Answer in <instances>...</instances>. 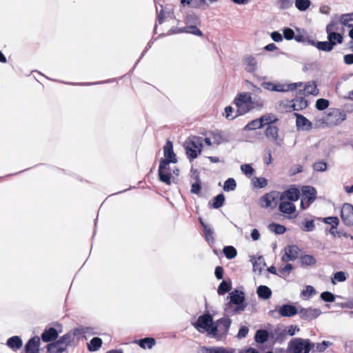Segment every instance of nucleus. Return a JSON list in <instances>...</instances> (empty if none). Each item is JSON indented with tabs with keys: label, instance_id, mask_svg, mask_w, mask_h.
I'll return each instance as SVG.
<instances>
[{
	"label": "nucleus",
	"instance_id": "1",
	"mask_svg": "<svg viewBox=\"0 0 353 353\" xmlns=\"http://www.w3.org/2000/svg\"><path fill=\"white\" fill-rule=\"evenodd\" d=\"M228 298L230 301L225 304L224 312L228 316L240 314L248 305L245 294L242 291L234 290L229 294Z\"/></svg>",
	"mask_w": 353,
	"mask_h": 353
},
{
	"label": "nucleus",
	"instance_id": "8",
	"mask_svg": "<svg viewBox=\"0 0 353 353\" xmlns=\"http://www.w3.org/2000/svg\"><path fill=\"white\" fill-rule=\"evenodd\" d=\"M232 321L228 318H221L216 322H214L213 327H216V330L212 334V336H226L228 333Z\"/></svg>",
	"mask_w": 353,
	"mask_h": 353
},
{
	"label": "nucleus",
	"instance_id": "54",
	"mask_svg": "<svg viewBox=\"0 0 353 353\" xmlns=\"http://www.w3.org/2000/svg\"><path fill=\"white\" fill-rule=\"evenodd\" d=\"M315 294L316 291L314 288L311 285H307L306 286L305 290L301 291V296L303 297V299H305L304 297L305 296H307V299H308L310 296Z\"/></svg>",
	"mask_w": 353,
	"mask_h": 353
},
{
	"label": "nucleus",
	"instance_id": "12",
	"mask_svg": "<svg viewBox=\"0 0 353 353\" xmlns=\"http://www.w3.org/2000/svg\"><path fill=\"white\" fill-rule=\"evenodd\" d=\"M300 317L306 321H312L316 319L321 313V310L318 308H301L299 310Z\"/></svg>",
	"mask_w": 353,
	"mask_h": 353
},
{
	"label": "nucleus",
	"instance_id": "30",
	"mask_svg": "<svg viewBox=\"0 0 353 353\" xmlns=\"http://www.w3.org/2000/svg\"><path fill=\"white\" fill-rule=\"evenodd\" d=\"M292 107L294 110H301L307 106V101L303 97H296L292 100Z\"/></svg>",
	"mask_w": 353,
	"mask_h": 353
},
{
	"label": "nucleus",
	"instance_id": "58",
	"mask_svg": "<svg viewBox=\"0 0 353 353\" xmlns=\"http://www.w3.org/2000/svg\"><path fill=\"white\" fill-rule=\"evenodd\" d=\"M251 106L252 107V110L257 108L261 109L264 105V101L260 98L259 99H251Z\"/></svg>",
	"mask_w": 353,
	"mask_h": 353
},
{
	"label": "nucleus",
	"instance_id": "33",
	"mask_svg": "<svg viewBox=\"0 0 353 353\" xmlns=\"http://www.w3.org/2000/svg\"><path fill=\"white\" fill-rule=\"evenodd\" d=\"M57 343H63L68 347L69 345H72L74 343V339L72 334V332H69L63 336H61L57 340Z\"/></svg>",
	"mask_w": 353,
	"mask_h": 353
},
{
	"label": "nucleus",
	"instance_id": "52",
	"mask_svg": "<svg viewBox=\"0 0 353 353\" xmlns=\"http://www.w3.org/2000/svg\"><path fill=\"white\" fill-rule=\"evenodd\" d=\"M330 102L325 99H319L316 101V108L319 110H324L329 106Z\"/></svg>",
	"mask_w": 353,
	"mask_h": 353
},
{
	"label": "nucleus",
	"instance_id": "29",
	"mask_svg": "<svg viewBox=\"0 0 353 353\" xmlns=\"http://www.w3.org/2000/svg\"><path fill=\"white\" fill-rule=\"evenodd\" d=\"M261 124L263 125V127L269 125H272L275 123L276 121H278L277 117L273 114H266L264 115H262L261 117H259Z\"/></svg>",
	"mask_w": 353,
	"mask_h": 353
},
{
	"label": "nucleus",
	"instance_id": "43",
	"mask_svg": "<svg viewBox=\"0 0 353 353\" xmlns=\"http://www.w3.org/2000/svg\"><path fill=\"white\" fill-rule=\"evenodd\" d=\"M223 254L225 257L228 259H232L236 257L237 251L233 246L228 245L225 246L223 250Z\"/></svg>",
	"mask_w": 353,
	"mask_h": 353
},
{
	"label": "nucleus",
	"instance_id": "50",
	"mask_svg": "<svg viewBox=\"0 0 353 353\" xmlns=\"http://www.w3.org/2000/svg\"><path fill=\"white\" fill-rule=\"evenodd\" d=\"M236 187V181L233 178H229L224 182L223 190L226 192L233 191Z\"/></svg>",
	"mask_w": 353,
	"mask_h": 353
},
{
	"label": "nucleus",
	"instance_id": "55",
	"mask_svg": "<svg viewBox=\"0 0 353 353\" xmlns=\"http://www.w3.org/2000/svg\"><path fill=\"white\" fill-rule=\"evenodd\" d=\"M201 353H228L226 350L222 347L207 348L203 347Z\"/></svg>",
	"mask_w": 353,
	"mask_h": 353
},
{
	"label": "nucleus",
	"instance_id": "31",
	"mask_svg": "<svg viewBox=\"0 0 353 353\" xmlns=\"http://www.w3.org/2000/svg\"><path fill=\"white\" fill-rule=\"evenodd\" d=\"M270 336V333L265 330H258L256 332L254 339L257 343H264L266 342Z\"/></svg>",
	"mask_w": 353,
	"mask_h": 353
},
{
	"label": "nucleus",
	"instance_id": "64",
	"mask_svg": "<svg viewBox=\"0 0 353 353\" xmlns=\"http://www.w3.org/2000/svg\"><path fill=\"white\" fill-rule=\"evenodd\" d=\"M334 279L338 282H343L346 280V276L343 272H337L334 274Z\"/></svg>",
	"mask_w": 353,
	"mask_h": 353
},
{
	"label": "nucleus",
	"instance_id": "34",
	"mask_svg": "<svg viewBox=\"0 0 353 353\" xmlns=\"http://www.w3.org/2000/svg\"><path fill=\"white\" fill-rule=\"evenodd\" d=\"M334 47V43L330 42L329 40L327 41H317L316 42V48L321 51L324 52H330L333 50Z\"/></svg>",
	"mask_w": 353,
	"mask_h": 353
},
{
	"label": "nucleus",
	"instance_id": "10",
	"mask_svg": "<svg viewBox=\"0 0 353 353\" xmlns=\"http://www.w3.org/2000/svg\"><path fill=\"white\" fill-rule=\"evenodd\" d=\"M346 114L339 109H334L327 114V121L330 124L337 125L346 119Z\"/></svg>",
	"mask_w": 353,
	"mask_h": 353
},
{
	"label": "nucleus",
	"instance_id": "59",
	"mask_svg": "<svg viewBox=\"0 0 353 353\" xmlns=\"http://www.w3.org/2000/svg\"><path fill=\"white\" fill-rule=\"evenodd\" d=\"M241 171L247 176H251L254 174V170L250 164H243L241 165Z\"/></svg>",
	"mask_w": 353,
	"mask_h": 353
},
{
	"label": "nucleus",
	"instance_id": "9",
	"mask_svg": "<svg viewBox=\"0 0 353 353\" xmlns=\"http://www.w3.org/2000/svg\"><path fill=\"white\" fill-rule=\"evenodd\" d=\"M341 218L347 226H353V205L344 203L341 210Z\"/></svg>",
	"mask_w": 353,
	"mask_h": 353
},
{
	"label": "nucleus",
	"instance_id": "44",
	"mask_svg": "<svg viewBox=\"0 0 353 353\" xmlns=\"http://www.w3.org/2000/svg\"><path fill=\"white\" fill-rule=\"evenodd\" d=\"M224 201V195L223 194H219L213 198L211 207L215 209H218L223 205Z\"/></svg>",
	"mask_w": 353,
	"mask_h": 353
},
{
	"label": "nucleus",
	"instance_id": "25",
	"mask_svg": "<svg viewBox=\"0 0 353 353\" xmlns=\"http://www.w3.org/2000/svg\"><path fill=\"white\" fill-rule=\"evenodd\" d=\"M339 21L343 26L353 29V12L341 14Z\"/></svg>",
	"mask_w": 353,
	"mask_h": 353
},
{
	"label": "nucleus",
	"instance_id": "3",
	"mask_svg": "<svg viewBox=\"0 0 353 353\" xmlns=\"http://www.w3.org/2000/svg\"><path fill=\"white\" fill-rule=\"evenodd\" d=\"M184 145L186 155L189 160L192 161L201 152L203 148L202 138L199 137L188 138Z\"/></svg>",
	"mask_w": 353,
	"mask_h": 353
},
{
	"label": "nucleus",
	"instance_id": "21",
	"mask_svg": "<svg viewBox=\"0 0 353 353\" xmlns=\"http://www.w3.org/2000/svg\"><path fill=\"white\" fill-rule=\"evenodd\" d=\"M46 347L48 353H64L68 348L63 343H57V341L48 343Z\"/></svg>",
	"mask_w": 353,
	"mask_h": 353
},
{
	"label": "nucleus",
	"instance_id": "53",
	"mask_svg": "<svg viewBox=\"0 0 353 353\" xmlns=\"http://www.w3.org/2000/svg\"><path fill=\"white\" fill-rule=\"evenodd\" d=\"M321 299L325 302L332 303L335 301V296L330 292H323L321 294Z\"/></svg>",
	"mask_w": 353,
	"mask_h": 353
},
{
	"label": "nucleus",
	"instance_id": "38",
	"mask_svg": "<svg viewBox=\"0 0 353 353\" xmlns=\"http://www.w3.org/2000/svg\"><path fill=\"white\" fill-rule=\"evenodd\" d=\"M263 128V125L261 123L260 119H256L249 122L244 128L243 130L250 131L256 129H261Z\"/></svg>",
	"mask_w": 353,
	"mask_h": 353
},
{
	"label": "nucleus",
	"instance_id": "20",
	"mask_svg": "<svg viewBox=\"0 0 353 353\" xmlns=\"http://www.w3.org/2000/svg\"><path fill=\"white\" fill-rule=\"evenodd\" d=\"M287 336L286 329L277 327L270 332V337L274 341L282 342Z\"/></svg>",
	"mask_w": 353,
	"mask_h": 353
},
{
	"label": "nucleus",
	"instance_id": "26",
	"mask_svg": "<svg viewBox=\"0 0 353 353\" xmlns=\"http://www.w3.org/2000/svg\"><path fill=\"white\" fill-rule=\"evenodd\" d=\"M6 345L12 350H18L22 347L23 342L18 336H14L7 340Z\"/></svg>",
	"mask_w": 353,
	"mask_h": 353
},
{
	"label": "nucleus",
	"instance_id": "37",
	"mask_svg": "<svg viewBox=\"0 0 353 353\" xmlns=\"http://www.w3.org/2000/svg\"><path fill=\"white\" fill-rule=\"evenodd\" d=\"M299 262L302 265L311 266L316 263V260L314 256L305 254L300 257Z\"/></svg>",
	"mask_w": 353,
	"mask_h": 353
},
{
	"label": "nucleus",
	"instance_id": "11",
	"mask_svg": "<svg viewBox=\"0 0 353 353\" xmlns=\"http://www.w3.org/2000/svg\"><path fill=\"white\" fill-rule=\"evenodd\" d=\"M265 134L267 139L273 141L276 145L281 146L283 139L279 138V128L274 125H269L266 127Z\"/></svg>",
	"mask_w": 353,
	"mask_h": 353
},
{
	"label": "nucleus",
	"instance_id": "42",
	"mask_svg": "<svg viewBox=\"0 0 353 353\" xmlns=\"http://www.w3.org/2000/svg\"><path fill=\"white\" fill-rule=\"evenodd\" d=\"M300 228L304 232H312L315 229L314 221L313 220H308L305 219L303 221Z\"/></svg>",
	"mask_w": 353,
	"mask_h": 353
},
{
	"label": "nucleus",
	"instance_id": "48",
	"mask_svg": "<svg viewBox=\"0 0 353 353\" xmlns=\"http://www.w3.org/2000/svg\"><path fill=\"white\" fill-rule=\"evenodd\" d=\"M88 327H79L71 332L74 339L79 340L84 334L88 333Z\"/></svg>",
	"mask_w": 353,
	"mask_h": 353
},
{
	"label": "nucleus",
	"instance_id": "56",
	"mask_svg": "<svg viewBox=\"0 0 353 353\" xmlns=\"http://www.w3.org/2000/svg\"><path fill=\"white\" fill-rule=\"evenodd\" d=\"M313 169L316 172H323L327 169V163L323 161H318L313 164Z\"/></svg>",
	"mask_w": 353,
	"mask_h": 353
},
{
	"label": "nucleus",
	"instance_id": "2",
	"mask_svg": "<svg viewBox=\"0 0 353 353\" xmlns=\"http://www.w3.org/2000/svg\"><path fill=\"white\" fill-rule=\"evenodd\" d=\"M314 348V343H311L309 339L301 338H293L288 343V353H309Z\"/></svg>",
	"mask_w": 353,
	"mask_h": 353
},
{
	"label": "nucleus",
	"instance_id": "16",
	"mask_svg": "<svg viewBox=\"0 0 353 353\" xmlns=\"http://www.w3.org/2000/svg\"><path fill=\"white\" fill-rule=\"evenodd\" d=\"M245 70L250 73L254 72L258 68V62L256 58L252 55L245 56L242 60Z\"/></svg>",
	"mask_w": 353,
	"mask_h": 353
},
{
	"label": "nucleus",
	"instance_id": "49",
	"mask_svg": "<svg viewBox=\"0 0 353 353\" xmlns=\"http://www.w3.org/2000/svg\"><path fill=\"white\" fill-rule=\"evenodd\" d=\"M211 134L213 139V143L216 145H219L221 143L226 141V139L224 138L222 132L220 131L212 132Z\"/></svg>",
	"mask_w": 353,
	"mask_h": 353
},
{
	"label": "nucleus",
	"instance_id": "60",
	"mask_svg": "<svg viewBox=\"0 0 353 353\" xmlns=\"http://www.w3.org/2000/svg\"><path fill=\"white\" fill-rule=\"evenodd\" d=\"M283 37L286 40H291L294 37V32L292 29L290 28H285L283 30Z\"/></svg>",
	"mask_w": 353,
	"mask_h": 353
},
{
	"label": "nucleus",
	"instance_id": "47",
	"mask_svg": "<svg viewBox=\"0 0 353 353\" xmlns=\"http://www.w3.org/2000/svg\"><path fill=\"white\" fill-rule=\"evenodd\" d=\"M253 185L256 188H263L268 185V180L264 177H254L252 180Z\"/></svg>",
	"mask_w": 353,
	"mask_h": 353
},
{
	"label": "nucleus",
	"instance_id": "15",
	"mask_svg": "<svg viewBox=\"0 0 353 353\" xmlns=\"http://www.w3.org/2000/svg\"><path fill=\"white\" fill-rule=\"evenodd\" d=\"M61 330H57L55 327H46L41 334V338L43 342L49 343L57 339Z\"/></svg>",
	"mask_w": 353,
	"mask_h": 353
},
{
	"label": "nucleus",
	"instance_id": "19",
	"mask_svg": "<svg viewBox=\"0 0 353 353\" xmlns=\"http://www.w3.org/2000/svg\"><path fill=\"white\" fill-rule=\"evenodd\" d=\"M299 311L296 307L292 305L285 304L280 307L279 313L283 317H291L296 315Z\"/></svg>",
	"mask_w": 353,
	"mask_h": 353
},
{
	"label": "nucleus",
	"instance_id": "61",
	"mask_svg": "<svg viewBox=\"0 0 353 353\" xmlns=\"http://www.w3.org/2000/svg\"><path fill=\"white\" fill-rule=\"evenodd\" d=\"M185 20L186 23L196 24L198 22V17L193 13H188L187 14Z\"/></svg>",
	"mask_w": 353,
	"mask_h": 353
},
{
	"label": "nucleus",
	"instance_id": "32",
	"mask_svg": "<svg viewBox=\"0 0 353 353\" xmlns=\"http://www.w3.org/2000/svg\"><path fill=\"white\" fill-rule=\"evenodd\" d=\"M300 92H304L305 95H316L318 94V90L316 88V85L314 83L308 82L306 83L303 90H299Z\"/></svg>",
	"mask_w": 353,
	"mask_h": 353
},
{
	"label": "nucleus",
	"instance_id": "4",
	"mask_svg": "<svg viewBox=\"0 0 353 353\" xmlns=\"http://www.w3.org/2000/svg\"><path fill=\"white\" fill-rule=\"evenodd\" d=\"M251 99V94L249 92H241L236 96L234 103L237 108V115H243L252 110Z\"/></svg>",
	"mask_w": 353,
	"mask_h": 353
},
{
	"label": "nucleus",
	"instance_id": "5",
	"mask_svg": "<svg viewBox=\"0 0 353 353\" xmlns=\"http://www.w3.org/2000/svg\"><path fill=\"white\" fill-rule=\"evenodd\" d=\"M213 319L212 315L207 312L199 316L197 321L193 323V326L200 332L205 331L209 335L216 330V327H213Z\"/></svg>",
	"mask_w": 353,
	"mask_h": 353
},
{
	"label": "nucleus",
	"instance_id": "28",
	"mask_svg": "<svg viewBox=\"0 0 353 353\" xmlns=\"http://www.w3.org/2000/svg\"><path fill=\"white\" fill-rule=\"evenodd\" d=\"M256 293L259 298L268 299L272 296V290L266 285H260L256 289Z\"/></svg>",
	"mask_w": 353,
	"mask_h": 353
},
{
	"label": "nucleus",
	"instance_id": "17",
	"mask_svg": "<svg viewBox=\"0 0 353 353\" xmlns=\"http://www.w3.org/2000/svg\"><path fill=\"white\" fill-rule=\"evenodd\" d=\"M300 197V191L296 188H290L283 192L280 196V200L283 201L288 199L289 201H295Z\"/></svg>",
	"mask_w": 353,
	"mask_h": 353
},
{
	"label": "nucleus",
	"instance_id": "22",
	"mask_svg": "<svg viewBox=\"0 0 353 353\" xmlns=\"http://www.w3.org/2000/svg\"><path fill=\"white\" fill-rule=\"evenodd\" d=\"M159 179V181L166 183L167 185H170L171 183V170L169 165L165 166V168L160 172V166L159 167L158 170Z\"/></svg>",
	"mask_w": 353,
	"mask_h": 353
},
{
	"label": "nucleus",
	"instance_id": "63",
	"mask_svg": "<svg viewBox=\"0 0 353 353\" xmlns=\"http://www.w3.org/2000/svg\"><path fill=\"white\" fill-rule=\"evenodd\" d=\"M248 332H249V328L247 326H245V325L241 326L238 332L237 337L239 339H243L247 336Z\"/></svg>",
	"mask_w": 353,
	"mask_h": 353
},
{
	"label": "nucleus",
	"instance_id": "39",
	"mask_svg": "<svg viewBox=\"0 0 353 353\" xmlns=\"http://www.w3.org/2000/svg\"><path fill=\"white\" fill-rule=\"evenodd\" d=\"M268 229L276 234H283L286 231V228L284 225L275 223L269 224Z\"/></svg>",
	"mask_w": 353,
	"mask_h": 353
},
{
	"label": "nucleus",
	"instance_id": "51",
	"mask_svg": "<svg viewBox=\"0 0 353 353\" xmlns=\"http://www.w3.org/2000/svg\"><path fill=\"white\" fill-rule=\"evenodd\" d=\"M277 7L282 10H288L293 5L292 0H276Z\"/></svg>",
	"mask_w": 353,
	"mask_h": 353
},
{
	"label": "nucleus",
	"instance_id": "62",
	"mask_svg": "<svg viewBox=\"0 0 353 353\" xmlns=\"http://www.w3.org/2000/svg\"><path fill=\"white\" fill-rule=\"evenodd\" d=\"M201 181H195V183H192L190 192L193 194H199L201 190Z\"/></svg>",
	"mask_w": 353,
	"mask_h": 353
},
{
	"label": "nucleus",
	"instance_id": "40",
	"mask_svg": "<svg viewBox=\"0 0 353 353\" xmlns=\"http://www.w3.org/2000/svg\"><path fill=\"white\" fill-rule=\"evenodd\" d=\"M203 232H204V235H205L206 241L209 244H214L215 242V239H214V232L212 228L204 227Z\"/></svg>",
	"mask_w": 353,
	"mask_h": 353
},
{
	"label": "nucleus",
	"instance_id": "45",
	"mask_svg": "<svg viewBox=\"0 0 353 353\" xmlns=\"http://www.w3.org/2000/svg\"><path fill=\"white\" fill-rule=\"evenodd\" d=\"M231 289V283H228L225 281H222L218 287L217 292L219 295H223L226 292H228Z\"/></svg>",
	"mask_w": 353,
	"mask_h": 353
},
{
	"label": "nucleus",
	"instance_id": "14",
	"mask_svg": "<svg viewBox=\"0 0 353 353\" xmlns=\"http://www.w3.org/2000/svg\"><path fill=\"white\" fill-rule=\"evenodd\" d=\"M279 193L276 191H272L265 194L259 199V203L262 208H268L272 207V203H275L279 197Z\"/></svg>",
	"mask_w": 353,
	"mask_h": 353
},
{
	"label": "nucleus",
	"instance_id": "6",
	"mask_svg": "<svg viewBox=\"0 0 353 353\" xmlns=\"http://www.w3.org/2000/svg\"><path fill=\"white\" fill-rule=\"evenodd\" d=\"M164 159L160 160V172L162 170L170 163H176L177 159L173 150V145L172 141H168L163 147Z\"/></svg>",
	"mask_w": 353,
	"mask_h": 353
},
{
	"label": "nucleus",
	"instance_id": "13",
	"mask_svg": "<svg viewBox=\"0 0 353 353\" xmlns=\"http://www.w3.org/2000/svg\"><path fill=\"white\" fill-rule=\"evenodd\" d=\"M285 254L282 256V261L284 262H288L294 261L299 257L300 249L297 245H288L285 249Z\"/></svg>",
	"mask_w": 353,
	"mask_h": 353
},
{
	"label": "nucleus",
	"instance_id": "46",
	"mask_svg": "<svg viewBox=\"0 0 353 353\" xmlns=\"http://www.w3.org/2000/svg\"><path fill=\"white\" fill-rule=\"evenodd\" d=\"M310 6V0H295V6L299 11H305Z\"/></svg>",
	"mask_w": 353,
	"mask_h": 353
},
{
	"label": "nucleus",
	"instance_id": "18",
	"mask_svg": "<svg viewBox=\"0 0 353 353\" xmlns=\"http://www.w3.org/2000/svg\"><path fill=\"white\" fill-rule=\"evenodd\" d=\"M296 118V124L298 128H301L305 130H310L312 128V123L306 117L302 114L294 113Z\"/></svg>",
	"mask_w": 353,
	"mask_h": 353
},
{
	"label": "nucleus",
	"instance_id": "36",
	"mask_svg": "<svg viewBox=\"0 0 353 353\" xmlns=\"http://www.w3.org/2000/svg\"><path fill=\"white\" fill-rule=\"evenodd\" d=\"M138 343L141 347L151 349L155 345V339L151 337H147L139 339Z\"/></svg>",
	"mask_w": 353,
	"mask_h": 353
},
{
	"label": "nucleus",
	"instance_id": "23",
	"mask_svg": "<svg viewBox=\"0 0 353 353\" xmlns=\"http://www.w3.org/2000/svg\"><path fill=\"white\" fill-rule=\"evenodd\" d=\"M303 85V83L299 82V83H290L288 85L285 84H274V90L276 92H287V91H292L295 90L298 87H301Z\"/></svg>",
	"mask_w": 353,
	"mask_h": 353
},
{
	"label": "nucleus",
	"instance_id": "41",
	"mask_svg": "<svg viewBox=\"0 0 353 353\" xmlns=\"http://www.w3.org/2000/svg\"><path fill=\"white\" fill-rule=\"evenodd\" d=\"M327 39L334 43V46L336 44H341L343 43V36L338 32H329L327 34Z\"/></svg>",
	"mask_w": 353,
	"mask_h": 353
},
{
	"label": "nucleus",
	"instance_id": "7",
	"mask_svg": "<svg viewBox=\"0 0 353 353\" xmlns=\"http://www.w3.org/2000/svg\"><path fill=\"white\" fill-rule=\"evenodd\" d=\"M316 190L312 186H304L302 189L301 207L305 209L316 199Z\"/></svg>",
	"mask_w": 353,
	"mask_h": 353
},
{
	"label": "nucleus",
	"instance_id": "24",
	"mask_svg": "<svg viewBox=\"0 0 353 353\" xmlns=\"http://www.w3.org/2000/svg\"><path fill=\"white\" fill-rule=\"evenodd\" d=\"M279 210L284 214H291L296 211V207L290 201H281L279 205Z\"/></svg>",
	"mask_w": 353,
	"mask_h": 353
},
{
	"label": "nucleus",
	"instance_id": "57",
	"mask_svg": "<svg viewBox=\"0 0 353 353\" xmlns=\"http://www.w3.org/2000/svg\"><path fill=\"white\" fill-rule=\"evenodd\" d=\"M330 344L329 341H323L322 343L314 344L315 350L314 352H323Z\"/></svg>",
	"mask_w": 353,
	"mask_h": 353
},
{
	"label": "nucleus",
	"instance_id": "27",
	"mask_svg": "<svg viewBox=\"0 0 353 353\" xmlns=\"http://www.w3.org/2000/svg\"><path fill=\"white\" fill-rule=\"evenodd\" d=\"M253 265V271L261 273L265 266V260L263 256H259L257 258L252 257L251 259Z\"/></svg>",
	"mask_w": 353,
	"mask_h": 353
},
{
	"label": "nucleus",
	"instance_id": "35",
	"mask_svg": "<svg viewBox=\"0 0 353 353\" xmlns=\"http://www.w3.org/2000/svg\"><path fill=\"white\" fill-rule=\"evenodd\" d=\"M102 345V340L99 337H94L88 344V348L90 352L98 350Z\"/></svg>",
	"mask_w": 353,
	"mask_h": 353
}]
</instances>
